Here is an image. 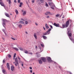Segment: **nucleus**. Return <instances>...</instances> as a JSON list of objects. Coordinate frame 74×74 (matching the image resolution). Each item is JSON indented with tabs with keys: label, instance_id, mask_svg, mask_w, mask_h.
Returning a JSON list of instances; mask_svg holds the SVG:
<instances>
[{
	"label": "nucleus",
	"instance_id": "17",
	"mask_svg": "<svg viewBox=\"0 0 74 74\" xmlns=\"http://www.w3.org/2000/svg\"><path fill=\"white\" fill-rule=\"evenodd\" d=\"M42 37L43 38H44V40H46V39L47 38V37L45 36H43Z\"/></svg>",
	"mask_w": 74,
	"mask_h": 74
},
{
	"label": "nucleus",
	"instance_id": "28",
	"mask_svg": "<svg viewBox=\"0 0 74 74\" xmlns=\"http://www.w3.org/2000/svg\"><path fill=\"white\" fill-rule=\"evenodd\" d=\"M42 3H44V0H39Z\"/></svg>",
	"mask_w": 74,
	"mask_h": 74
},
{
	"label": "nucleus",
	"instance_id": "45",
	"mask_svg": "<svg viewBox=\"0 0 74 74\" xmlns=\"http://www.w3.org/2000/svg\"><path fill=\"white\" fill-rule=\"evenodd\" d=\"M47 12L48 13V14H50L51 13V12Z\"/></svg>",
	"mask_w": 74,
	"mask_h": 74
},
{
	"label": "nucleus",
	"instance_id": "24",
	"mask_svg": "<svg viewBox=\"0 0 74 74\" xmlns=\"http://www.w3.org/2000/svg\"><path fill=\"white\" fill-rule=\"evenodd\" d=\"M19 49L20 50V51H23V49L21 47L19 48Z\"/></svg>",
	"mask_w": 74,
	"mask_h": 74
},
{
	"label": "nucleus",
	"instance_id": "19",
	"mask_svg": "<svg viewBox=\"0 0 74 74\" xmlns=\"http://www.w3.org/2000/svg\"><path fill=\"white\" fill-rule=\"evenodd\" d=\"M22 27V25L21 24H19L18 25V27L20 28V29H21Z\"/></svg>",
	"mask_w": 74,
	"mask_h": 74
},
{
	"label": "nucleus",
	"instance_id": "22",
	"mask_svg": "<svg viewBox=\"0 0 74 74\" xmlns=\"http://www.w3.org/2000/svg\"><path fill=\"white\" fill-rule=\"evenodd\" d=\"M34 36L35 38H36V39H37V35H36V33L34 34Z\"/></svg>",
	"mask_w": 74,
	"mask_h": 74
},
{
	"label": "nucleus",
	"instance_id": "39",
	"mask_svg": "<svg viewBox=\"0 0 74 74\" xmlns=\"http://www.w3.org/2000/svg\"><path fill=\"white\" fill-rule=\"evenodd\" d=\"M50 26L51 27V29H53V27H52V26L51 25H50Z\"/></svg>",
	"mask_w": 74,
	"mask_h": 74
},
{
	"label": "nucleus",
	"instance_id": "5",
	"mask_svg": "<svg viewBox=\"0 0 74 74\" xmlns=\"http://www.w3.org/2000/svg\"><path fill=\"white\" fill-rule=\"evenodd\" d=\"M47 60H48V62H50V63H51V62H53V61L52 60V59L50 57H47Z\"/></svg>",
	"mask_w": 74,
	"mask_h": 74
},
{
	"label": "nucleus",
	"instance_id": "10",
	"mask_svg": "<svg viewBox=\"0 0 74 74\" xmlns=\"http://www.w3.org/2000/svg\"><path fill=\"white\" fill-rule=\"evenodd\" d=\"M1 2H0V4L2 6H3V7H5V6L4 4V3H3L2 1H1Z\"/></svg>",
	"mask_w": 74,
	"mask_h": 74
},
{
	"label": "nucleus",
	"instance_id": "40",
	"mask_svg": "<svg viewBox=\"0 0 74 74\" xmlns=\"http://www.w3.org/2000/svg\"><path fill=\"white\" fill-rule=\"evenodd\" d=\"M34 0H32V3H34Z\"/></svg>",
	"mask_w": 74,
	"mask_h": 74
},
{
	"label": "nucleus",
	"instance_id": "38",
	"mask_svg": "<svg viewBox=\"0 0 74 74\" xmlns=\"http://www.w3.org/2000/svg\"><path fill=\"white\" fill-rule=\"evenodd\" d=\"M11 38L12 40H15V38H12V37H11Z\"/></svg>",
	"mask_w": 74,
	"mask_h": 74
},
{
	"label": "nucleus",
	"instance_id": "11",
	"mask_svg": "<svg viewBox=\"0 0 74 74\" xmlns=\"http://www.w3.org/2000/svg\"><path fill=\"white\" fill-rule=\"evenodd\" d=\"M6 65L8 69V70H10V65H9V63H7Z\"/></svg>",
	"mask_w": 74,
	"mask_h": 74
},
{
	"label": "nucleus",
	"instance_id": "56",
	"mask_svg": "<svg viewBox=\"0 0 74 74\" xmlns=\"http://www.w3.org/2000/svg\"><path fill=\"white\" fill-rule=\"evenodd\" d=\"M23 11H23V10H22V12H23Z\"/></svg>",
	"mask_w": 74,
	"mask_h": 74
},
{
	"label": "nucleus",
	"instance_id": "43",
	"mask_svg": "<svg viewBox=\"0 0 74 74\" xmlns=\"http://www.w3.org/2000/svg\"><path fill=\"white\" fill-rule=\"evenodd\" d=\"M48 1H52V0H47Z\"/></svg>",
	"mask_w": 74,
	"mask_h": 74
},
{
	"label": "nucleus",
	"instance_id": "2",
	"mask_svg": "<svg viewBox=\"0 0 74 74\" xmlns=\"http://www.w3.org/2000/svg\"><path fill=\"white\" fill-rule=\"evenodd\" d=\"M2 21H3V23L2 24V25L5 28V26H6V23H5V22H7V20L5 19H2Z\"/></svg>",
	"mask_w": 74,
	"mask_h": 74
},
{
	"label": "nucleus",
	"instance_id": "53",
	"mask_svg": "<svg viewBox=\"0 0 74 74\" xmlns=\"http://www.w3.org/2000/svg\"><path fill=\"white\" fill-rule=\"evenodd\" d=\"M2 39H3V40H4V38L3 37Z\"/></svg>",
	"mask_w": 74,
	"mask_h": 74
},
{
	"label": "nucleus",
	"instance_id": "25",
	"mask_svg": "<svg viewBox=\"0 0 74 74\" xmlns=\"http://www.w3.org/2000/svg\"><path fill=\"white\" fill-rule=\"evenodd\" d=\"M15 12L16 13V14H18V11L16 9L15 10Z\"/></svg>",
	"mask_w": 74,
	"mask_h": 74
},
{
	"label": "nucleus",
	"instance_id": "3",
	"mask_svg": "<svg viewBox=\"0 0 74 74\" xmlns=\"http://www.w3.org/2000/svg\"><path fill=\"white\" fill-rule=\"evenodd\" d=\"M51 29L49 28L48 30L46 32L43 34V35L46 36V35H47V34H49V33H50V31H51Z\"/></svg>",
	"mask_w": 74,
	"mask_h": 74
},
{
	"label": "nucleus",
	"instance_id": "61",
	"mask_svg": "<svg viewBox=\"0 0 74 74\" xmlns=\"http://www.w3.org/2000/svg\"><path fill=\"white\" fill-rule=\"evenodd\" d=\"M3 32H4V30L3 29Z\"/></svg>",
	"mask_w": 74,
	"mask_h": 74
},
{
	"label": "nucleus",
	"instance_id": "23",
	"mask_svg": "<svg viewBox=\"0 0 74 74\" xmlns=\"http://www.w3.org/2000/svg\"><path fill=\"white\" fill-rule=\"evenodd\" d=\"M20 23H22V24H24V22L23 21H21L19 22Z\"/></svg>",
	"mask_w": 74,
	"mask_h": 74
},
{
	"label": "nucleus",
	"instance_id": "7",
	"mask_svg": "<svg viewBox=\"0 0 74 74\" xmlns=\"http://www.w3.org/2000/svg\"><path fill=\"white\" fill-rule=\"evenodd\" d=\"M15 62L16 64H15L16 66H17V64H18V58H16L15 59Z\"/></svg>",
	"mask_w": 74,
	"mask_h": 74
},
{
	"label": "nucleus",
	"instance_id": "27",
	"mask_svg": "<svg viewBox=\"0 0 74 74\" xmlns=\"http://www.w3.org/2000/svg\"><path fill=\"white\" fill-rule=\"evenodd\" d=\"M16 53H15L14 55V58H13L14 59H15V58L16 57Z\"/></svg>",
	"mask_w": 74,
	"mask_h": 74
},
{
	"label": "nucleus",
	"instance_id": "13",
	"mask_svg": "<svg viewBox=\"0 0 74 74\" xmlns=\"http://www.w3.org/2000/svg\"><path fill=\"white\" fill-rule=\"evenodd\" d=\"M5 16H6L7 17H10V15H9L8 13H5Z\"/></svg>",
	"mask_w": 74,
	"mask_h": 74
},
{
	"label": "nucleus",
	"instance_id": "51",
	"mask_svg": "<svg viewBox=\"0 0 74 74\" xmlns=\"http://www.w3.org/2000/svg\"><path fill=\"white\" fill-rule=\"evenodd\" d=\"M43 29L45 30V28L44 27H43Z\"/></svg>",
	"mask_w": 74,
	"mask_h": 74
},
{
	"label": "nucleus",
	"instance_id": "59",
	"mask_svg": "<svg viewBox=\"0 0 74 74\" xmlns=\"http://www.w3.org/2000/svg\"><path fill=\"white\" fill-rule=\"evenodd\" d=\"M26 3L27 4H28V3H27V2H26Z\"/></svg>",
	"mask_w": 74,
	"mask_h": 74
},
{
	"label": "nucleus",
	"instance_id": "32",
	"mask_svg": "<svg viewBox=\"0 0 74 74\" xmlns=\"http://www.w3.org/2000/svg\"><path fill=\"white\" fill-rule=\"evenodd\" d=\"M11 0H9V4H10V5H11Z\"/></svg>",
	"mask_w": 74,
	"mask_h": 74
},
{
	"label": "nucleus",
	"instance_id": "15",
	"mask_svg": "<svg viewBox=\"0 0 74 74\" xmlns=\"http://www.w3.org/2000/svg\"><path fill=\"white\" fill-rule=\"evenodd\" d=\"M26 14V11H24L23 12V16H25Z\"/></svg>",
	"mask_w": 74,
	"mask_h": 74
},
{
	"label": "nucleus",
	"instance_id": "1",
	"mask_svg": "<svg viewBox=\"0 0 74 74\" xmlns=\"http://www.w3.org/2000/svg\"><path fill=\"white\" fill-rule=\"evenodd\" d=\"M49 5L51 6V8L52 10H54V7H55V4L53 3V2H49Z\"/></svg>",
	"mask_w": 74,
	"mask_h": 74
},
{
	"label": "nucleus",
	"instance_id": "16",
	"mask_svg": "<svg viewBox=\"0 0 74 74\" xmlns=\"http://www.w3.org/2000/svg\"><path fill=\"white\" fill-rule=\"evenodd\" d=\"M14 69V66H11V70L12 71H13Z\"/></svg>",
	"mask_w": 74,
	"mask_h": 74
},
{
	"label": "nucleus",
	"instance_id": "55",
	"mask_svg": "<svg viewBox=\"0 0 74 74\" xmlns=\"http://www.w3.org/2000/svg\"><path fill=\"white\" fill-rule=\"evenodd\" d=\"M40 49H41V47H40Z\"/></svg>",
	"mask_w": 74,
	"mask_h": 74
},
{
	"label": "nucleus",
	"instance_id": "62",
	"mask_svg": "<svg viewBox=\"0 0 74 74\" xmlns=\"http://www.w3.org/2000/svg\"><path fill=\"white\" fill-rule=\"evenodd\" d=\"M33 74H35V73H33Z\"/></svg>",
	"mask_w": 74,
	"mask_h": 74
},
{
	"label": "nucleus",
	"instance_id": "34",
	"mask_svg": "<svg viewBox=\"0 0 74 74\" xmlns=\"http://www.w3.org/2000/svg\"><path fill=\"white\" fill-rule=\"evenodd\" d=\"M5 62V59H4L3 61V63H4Z\"/></svg>",
	"mask_w": 74,
	"mask_h": 74
},
{
	"label": "nucleus",
	"instance_id": "35",
	"mask_svg": "<svg viewBox=\"0 0 74 74\" xmlns=\"http://www.w3.org/2000/svg\"><path fill=\"white\" fill-rule=\"evenodd\" d=\"M25 23L26 25H27L28 23V22L27 21H25Z\"/></svg>",
	"mask_w": 74,
	"mask_h": 74
},
{
	"label": "nucleus",
	"instance_id": "46",
	"mask_svg": "<svg viewBox=\"0 0 74 74\" xmlns=\"http://www.w3.org/2000/svg\"><path fill=\"white\" fill-rule=\"evenodd\" d=\"M35 48L36 49H37V46H35Z\"/></svg>",
	"mask_w": 74,
	"mask_h": 74
},
{
	"label": "nucleus",
	"instance_id": "42",
	"mask_svg": "<svg viewBox=\"0 0 74 74\" xmlns=\"http://www.w3.org/2000/svg\"><path fill=\"white\" fill-rule=\"evenodd\" d=\"M18 59H19V60H21V58H20L19 56H18Z\"/></svg>",
	"mask_w": 74,
	"mask_h": 74
},
{
	"label": "nucleus",
	"instance_id": "20",
	"mask_svg": "<svg viewBox=\"0 0 74 74\" xmlns=\"http://www.w3.org/2000/svg\"><path fill=\"white\" fill-rule=\"evenodd\" d=\"M45 27L47 29H48L49 28V26H48V25L47 23L45 24Z\"/></svg>",
	"mask_w": 74,
	"mask_h": 74
},
{
	"label": "nucleus",
	"instance_id": "33",
	"mask_svg": "<svg viewBox=\"0 0 74 74\" xmlns=\"http://www.w3.org/2000/svg\"><path fill=\"white\" fill-rule=\"evenodd\" d=\"M59 14H57L56 15V17H58L59 16Z\"/></svg>",
	"mask_w": 74,
	"mask_h": 74
},
{
	"label": "nucleus",
	"instance_id": "6",
	"mask_svg": "<svg viewBox=\"0 0 74 74\" xmlns=\"http://www.w3.org/2000/svg\"><path fill=\"white\" fill-rule=\"evenodd\" d=\"M71 31H69L68 32V33L69 34V36L70 37H69V38L70 39V40H71V35H72V34H71V33L70 32Z\"/></svg>",
	"mask_w": 74,
	"mask_h": 74
},
{
	"label": "nucleus",
	"instance_id": "18",
	"mask_svg": "<svg viewBox=\"0 0 74 74\" xmlns=\"http://www.w3.org/2000/svg\"><path fill=\"white\" fill-rule=\"evenodd\" d=\"M13 48H14V49L16 50V51H19V49L16 47H13Z\"/></svg>",
	"mask_w": 74,
	"mask_h": 74
},
{
	"label": "nucleus",
	"instance_id": "54",
	"mask_svg": "<svg viewBox=\"0 0 74 74\" xmlns=\"http://www.w3.org/2000/svg\"><path fill=\"white\" fill-rule=\"evenodd\" d=\"M62 18H64V16H63V17H62Z\"/></svg>",
	"mask_w": 74,
	"mask_h": 74
},
{
	"label": "nucleus",
	"instance_id": "12",
	"mask_svg": "<svg viewBox=\"0 0 74 74\" xmlns=\"http://www.w3.org/2000/svg\"><path fill=\"white\" fill-rule=\"evenodd\" d=\"M25 53H28V54H31V55H32V52H31V53H30V52L28 53V51H25Z\"/></svg>",
	"mask_w": 74,
	"mask_h": 74
},
{
	"label": "nucleus",
	"instance_id": "60",
	"mask_svg": "<svg viewBox=\"0 0 74 74\" xmlns=\"http://www.w3.org/2000/svg\"><path fill=\"white\" fill-rule=\"evenodd\" d=\"M25 33H26V34H27V32H26Z\"/></svg>",
	"mask_w": 74,
	"mask_h": 74
},
{
	"label": "nucleus",
	"instance_id": "8",
	"mask_svg": "<svg viewBox=\"0 0 74 74\" xmlns=\"http://www.w3.org/2000/svg\"><path fill=\"white\" fill-rule=\"evenodd\" d=\"M53 25L56 27H60V24H59V23L56 24V23H54Z\"/></svg>",
	"mask_w": 74,
	"mask_h": 74
},
{
	"label": "nucleus",
	"instance_id": "30",
	"mask_svg": "<svg viewBox=\"0 0 74 74\" xmlns=\"http://www.w3.org/2000/svg\"><path fill=\"white\" fill-rule=\"evenodd\" d=\"M45 5L46 7H48V4H47V2L46 3Z\"/></svg>",
	"mask_w": 74,
	"mask_h": 74
},
{
	"label": "nucleus",
	"instance_id": "58",
	"mask_svg": "<svg viewBox=\"0 0 74 74\" xmlns=\"http://www.w3.org/2000/svg\"><path fill=\"white\" fill-rule=\"evenodd\" d=\"M15 18H16V15H15Z\"/></svg>",
	"mask_w": 74,
	"mask_h": 74
},
{
	"label": "nucleus",
	"instance_id": "57",
	"mask_svg": "<svg viewBox=\"0 0 74 74\" xmlns=\"http://www.w3.org/2000/svg\"><path fill=\"white\" fill-rule=\"evenodd\" d=\"M59 67L60 68H60H61V67L60 66H59Z\"/></svg>",
	"mask_w": 74,
	"mask_h": 74
},
{
	"label": "nucleus",
	"instance_id": "37",
	"mask_svg": "<svg viewBox=\"0 0 74 74\" xmlns=\"http://www.w3.org/2000/svg\"><path fill=\"white\" fill-rule=\"evenodd\" d=\"M45 14L46 15H48V13L47 12L45 13Z\"/></svg>",
	"mask_w": 74,
	"mask_h": 74
},
{
	"label": "nucleus",
	"instance_id": "64",
	"mask_svg": "<svg viewBox=\"0 0 74 74\" xmlns=\"http://www.w3.org/2000/svg\"><path fill=\"white\" fill-rule=\"evenodd\" d=\"M14 63H15V62H14Z\"/></svg>",
	"mask_w": 74,
	"mask_h": 74
},
{
	"label": "nucleus",
	"instance_id": "14",
	"mask_svg": "<svg viewBox=\"0 0 74 74\" xmlns=\"http://www.w3.org/2000/svg\"><path fill=\"white\" fill-rule=\"evenodd\" d=\"M38 61L39 62V64H42V61L41 60H38Z\"/></svg>",
	"mask_w": 74,
	"mask_h": 74
},
{
	"label": "nucleus",
	"instance_id": "52",
	"mask_svg": "<svg viewBox=\"0 0 74 74\" xmlns=\"http://www.w3.org/2000/svg\"><path fill=\"white\" fill-rule=\"evenodd\" d=\"M22 66H23V64H22Z\"/></svg>",
	"mask_w": 74,
	"mask_h": 74
},
{
	"label": "nucleus",
	"instance_id": "63",
	"mask_svg": "<svg viewBox=\"0 0 74 74\" xmlns=\"http://www.w3.org/2000/svg\"><path fill=\"white\" fill-rule=\"evenodd\" d=\"M10 15H12V14H10Z\"/></svg>",
	"mask_w": 74,
	"mask_h": 74
},
{
	"label": "nucleus",
	"instance_id": "47",
	"mask_svg": "<svg viewBox=\"0 0 74 74\" xmlns=\"http://www.w3.org/2000/svg\"><path fill=\"white\" fill-rule=\"evenodd\" d=\"M14 3H16V0H14Z\"/></svg>",
	"mask_w": 74,
	"mask_h": 74
},
{
	"label": "nucleus",
	"instance_id": "36",
	"mask_svg": "<svg viewBox=\"0 0 74 74\" xmlns=\"http://www.w3.org/2000/svg\"><path fill=\"white\" fill-rule=\"evenodd\" d=\"M8 57L9 58H10L11 57V56L10 55H8Z\"/></svg>",
	"mask_w": 74,
	"mask_h": 74
},
{
	"label": "nucleus",
	"instance_id": "21",
	"mask_svg": "<svg viewBox=\"0 0 74 74\" xmlns=\"http://www.w3.org/2000/svg\"><path fill=\"white\" fill-rule=\"evenodd\" d=\"M22 4H23V3L21 2L20 3V5H19V7H22Z\"/></svg>",
	"mask_w": 74,
	"mask_h": 74
},
{
	"label": "nucleus",
	"instance_id": "29",
	"mask_svg": "<svg viewBox=\"0 0 74 74\" xmlns=\"http://www.w3.org/2000/svg\"><path fill=\"white\" fill-rule=\"evenodd\" d=\"M2 71L3 73H5V69H3L2 70Z\"/></svg>",
	"mask_w": 74,
	"mask_h": 74
},
{
	"label": "nucleus",
	"instance_id": "49",
	"mask_svg": "<svg viewBox=\"0 0 74 74\" xmlns=\"http://www.w3.org/2000/svg\"><path fill=\"white\" fill-rule=\"evenodd\" d=\"M30 72L31 73H32V70H31L30 71Z\"/></svg>",
	"mask_w": 74,
	"mask_h": 74
},
{
	"label": "nucleus",
	"instance_id": "9",
	"mask_svg": "<svg viewBox=\"0 0 74 74\" xmlns=\"http://www.w3.org/2000/svg\"><path fill=\"white\" fill-rule=\"evenodd\" d=\"M41 59L43 62H46V58L44 57L41 58Z\"/></svg>",
	"mask_w": 74,
	"mask_h": 74
},
{
	"label": "nucleus",
	"instance_id": "41",
	"mask_svg": "<svg viewBox=\"0 0 74 74\" xmlns=\"http://www.w3.org/2000/svg\"><path fill=\"white\" fill-rule=\"evenodd\" d=\"M21 2V0H18V3H19Z\"/></svg>",
	"mask_w": 74,
	"mask_h": 74
},
{
	"label": "nucleus",
	"instance_id": "26",
	"mask_svg": "<svg viewBox=\"0 0 74 74\" xmlns=\"http://www.w3.org/2000/svg\"><path fill=\"white\" fill-rule=\"evenodd\" d=\"M62 27H63L64 28H65V27H66V25H65L64 24L62 25Z\"/></svg>",
	"mask_w": 74,
	"mask_h": 74
},
{
	"label": "nucleus",
	"instance_id": "44",
	"mask_svg": "<svg viewBox=\"0 0 74 74\" xmlns=\"http://www.w3.org/2000/svg\"><path fill=\"white\" fill-rule=\"evenodd\" d=\"M49 18V16H47V18Z\"/></svg>",
	"mask_w": 74,
	"mask_h": 74
},
{
	"label": "nucleus",
	"instance_id": "4",
	"mask_svg": "<svg viewBox=\"0 0 74 74\" xmlns=\"http://www.w3.org/2000/svg\"><path fill=\"white\" fill-rule=\"evenodd\" d=\"M72 22V21H71V20H69L66 22L65 25L66 27H67L68 26H69V24H70L69 22Z\"/></svg>",
	"mask_w": 74,
	"mask_h": 74
},
{
	"label": "nucleus",
	"instance_id": "48",
	"mask_svg": "<svg viewBox=\"0 0 74 74\" xmlns=\"http://www.w3.org/2000/svg\"><path fill=\"white\" fill-rule=\"evenodd\" d=\"M29 69H31V70H32V67H30Z\"/></svg>",
	"mask_w": 74,
	"mask_h": 74
},
{
	"label": "nucleus",
	"instance_id": "50",
	"mask_svg": "<svg viewBox=\"0 0 74 74\" xmlns=\"http://www.w3.org/2000/svg\"><path fill=\"white\" fill-rule=\"evenodd\" d=\"M35 25H38V24H37V23H35Z\"/></svg>",
	"mask_w": 74,
	"mask_h": 74
},
{
	"label": "nucleus",
	"instance_id": "31",
	"mask_svg": "<svg viewBox=\"0 0 74 74\" xmlns=\"http://www.w3.org/2000/svg\"><path fill=\"white\" fill-rule=\"evenodd\" d=\"M41 46L42 47H44V45L43 44H40Z\"/></svg>",
	"mask_w": 74,
	"mask_h": 74
}]
</instances>
